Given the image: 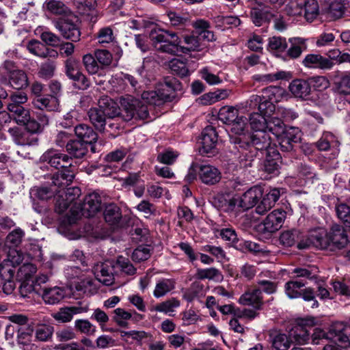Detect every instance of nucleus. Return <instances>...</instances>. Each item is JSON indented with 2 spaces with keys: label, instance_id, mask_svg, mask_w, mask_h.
<instances>
[{
  "label": "nucleus",
  "instance_id": "f257e3e1",
  "mask_svg": "<svg viewBox=\"0 0 350 350\" xmlns=\"http://www.w3.org/2000/svg\"><path fill=\"white\" fill-rule=\"evenodd\" d=\"M348 243V236L344 227L334 224L328 232L320 227L311 229L307 238L299 242L298 247L299 250H304L314 246L318 249L336 252L345 248Z\"/></svg>",
  "mask_w": 350,
  "mask_h": 350
},
{
  "label": "nucleus",
  "instance_id": "f03ea898",
  "mask_svg": "<svg viewBox=\"0 0 350 350\" xmlns=\"http://www.w3.org/2000/svg\"><path fill=\"white\" fill-rule=\"evenodd\" d=\"M150 38L157 51L171 55L178 53H187L190 51L200 50L199 40L194 36L185 37V45L180 44L181 41L176 33L163 29H159L158 31H152Z\"/></svg>",
  "mask_w": 350,
  "mask_h": 350
},
{
  "label": "nucleus",
  "instance_id": "7ed1b4c3",
  "mask_svg": "<svg viewBox=\"0 0 350 350\" xmlns=\"http://www.w3.org/2000/svg\"><path fill=\"white\" fill-rule=\"evenodd\" d=\"M311 339L315 345L320 344L323 340H334L338 345L347 349L350 347V325L342 322H336L331 325L327 332L320 328H313Z\"/></svg>",
  "mask_w": 350,
  "mask_h": 350
},
{
  "label": "nucleus",
  "instance_id": "20e7f679",
  "mask_svg": "<svg viewBox=\"0 0 350 350\" xmlns=\"http://www.w3.org/2000/svg\"><path fill=\"white\" fill-rule=\"evenodd\" d=\"M102 208L101 197L97 193L87 195L83 202L72 206L67 213L69 224H75L81 215L85 217H94Z\"/></svg>",
  "mask_w": 350,
  "mask_h": 350
},
{
  "label": "nucleus",
  "instance_id": "39448f33",
  "mask_svg": "<svg viewBox=\"0 0 350 350\" xmlns=\"http://www.w3.org/2000/svg\"><path fill=\"white\" fill-rule=\"evenodd\" d=\"M142 100L137 99L131 96L120 98V103L122 111L125 113L122 115V120L128 122L133 118L144 120L149 116L147 105L148 104L142 98Z\"/></svg>",
  "mask_w": 350,
  "mask_h": 350
},
{
  "label": "nucleus",
  "instance_id": "423d86ee",
  "mask_svg": "<svg viewBox=\"0 0 350 350\" xmlns=\"http://www.w3.org/2000/svg\"><path fill=\"white\" fill-rule=\"evenodd\" d=\"M286 217V213L283 210H274L270 213L262 222L256 226L258 232L268 236L280 230Z\"/></svg>",
  "mask_w": 350,
  "mask_h": 350
},
{
  "label": "nucleus",
  "instance_id": "0eeeda50",
  "mask_svg": "<svg viewBox=\"0 0 350 350\" xmlns=\"http://www.w3.org/2000/svg\"><path fill=\"white\" fill-rule=\"evenodd\" d=\"M306 282L304 280L293 279L284 285V291L289 299L303 298L306 301L314 300L315 295L312 288H305Z\"/></svg>",
  "mask_w": 350,
  "mask_h": 350
},
{
  "label": "nucleus",
  "instance_id": "6e6552de",
  "mask_svg": "<svg viewBox=\"0 0 350 350\" xmlns=\"http://www.w3.org/2000/svg\"><path fill=\"white\" fill-rule=\"evenodd\" d=\"M239 139H245L248 142L250 147L256 149V152L267 151V149L276 147L271 144V139L267 131H256L247 135L239 137Z\"/></svg>",
  "mask_w": 350,
  "mask_h": 350
},
{
  "label": "nucleus",
  "instance_id": "1a4fd4ad",
  "mask_svg": "<svg viewBox=\"0 0 350 350\" xmlns=\"http://www.w3.org/2000/svg\"><path fill=\"white\" fill-rule=\"evenodd\" d=\"M54 25L66 40L77 42L80 40L81 31L78 25L69 18H61L54 21Z\"/></svg>",
  "mask_w": 350,
  "mask_h": 350
},
{
  "label": "nucleus",
  "instance_id": "9d476101",
  "mask_svg": "<svg viewBox=\"0 0 350 350\" xmlns=\"http://www.w3.org/2000/svg\"><path fill=\"white\" fill-rule=\"evenodd\" d=\"M314 325V319H301L291 329L289 336L299 344H304L310 338V332Z\"/></svg>",
  "mask_w": 350,
  "mask_h": 350
},
{
  "label": "nucleus",
  "instance_id": "9b49d317",
  "mask_svg": "<svg viewBox=\"0 0 350 350\" xmlns=\"http://www.w3.org/2000/svg\"><path fill=\"white\" fill-rule=\"evenodd\" d=\"M115 262L105 261L97 264L94 267V273L97 280L105 286L114 283Z\"/></svg>",
  "mask_w": 350,
  "mask_h": 350
},
{
  "label": "nucleus",
  "instance_id": "f8f14e48",
  "mask_svg": "<svg viewBox=\"0 0 350 350\" xmlns=\"http://www.w3.org/2000/svg\"><path fill=\"white\" fill-rule=\"evenodd\" d=\"M234 143L238 145V150L240 153L239 157L240 166L243 168L252 167L258 152L256 151L255 148L250 147L248 142L245 139L237 138Z\"/></svg>",
  "mask_w": 350,
  "mask_h": 350
},
{
  "label": "nucleus",
  "instance_id": "ddd939ff",
  "mask_svg": "<svg viewBox=\"0 0 350 350\" xmlns=\"http://www.w3.org/2000/svg\"><path fill=\"white\" fill-rule=\"evenodd\" d=\"M70 158L68 155L61 153L59 150L51 148L45 151L40 158V161L46 163L51 167L58 169L59 167H70Z\"/></svg>",
  "mask_w": 350,
  "mask_h": 350
},
{
  "label": "nucleus",
  "instance_id": "4468645a",
  "mask_svg": "<svg viewBox=\"0 0 350 350\" xmlns=\"http://www.w3.org/2000/svg\"><path fill=\"white\" fill-rule=\"evenodd\" d=\"M174 97V92L169 90H163V88H159L157 91H145L142 94V98L149 105L157 106L171 101Z\"/></svg>",
  "mask_w": 350,
  "mask_h": 350
},
{
  "label": "nucleus",
  "instance_id": "2eb2a0df",
  "mask_svg": "<svg viewBox=\"0 0 350 350\" xmlns=\"http://www.w3.org/2000/svg\"><path fill=\"white\" fill-rule=\"evenodd\" d=\"M98 107L108 119L122 118V115L125 114L122 107H119L117 103L107 96L100 98Z\"/></svg>",
  "mask_w": 350,
  "mask_h": 350
},
{
  "label": "nucleus",
  "instance_id": "dca6fc26",
  "mask_svg": "<svg viewBox=\"0 0 350 350\" xmlns=\"http://www.w3.org/2000/svg\"><path fill=\"white\" fill-rule=\"evenodd\" d=\"M200 180L206 185H214L221 179V172L211 165H196Z\"/></svg>",
  "mask_w": 350,
  "mask_h": 350
},
{
  "label": "nucleus",
  "instance_id": "f3484780",
  "mask_svg": "<svg viewBox=\"0 0 350 350\" xmlns=\"http://www.w3.org/2000/svg\"><path fill=\"white\" fill-rule=\"evenodd\" d=\"M301 64L307 68L321 70H329L334 65L329 59L317 53L306 55L303 59Z\"/></svg>",
  "mask_w": 350,
  "mask_h": 350
},
{
  "label": "nucleus",
  "instance_id": "a211bd4d",
  "mask_svg": "<svg viewBox=\"0 0 350 350\" xmlns=\"http://www.w3.org/2000/svg\"><path fill=\"white\" fill-rule=\"evenodd\" d=\"M217 143V133L212 126H207L202 133L200 152L202 154L213 152Z\"/></svg>",
  "mask_w": 350,
  "mask_h": 350
},
{
  "label": "nucleus",
  "instance_id": "6ab92c4d",
  "mask_svg": "<svg viewBox=\"0 0 350 350\" xmlns=\"http://www.w3.org/2000/svg\"><path fill=\"white\" fill-rule=\"evenodd\" d=\"M239 303L244 306H252L255 310H261L263 305L261 290L259 288L247 290L239 297Z\"/></svg>",
  "mask_w": 350,
  "mask_h": 350
},
{
  "label": "nucleus",
  "instance_id": "aec40b11",
  "mask_svg": "<svg viewBox=\"0 0 350 350\" xmlns=\"http://www.w3.org/2000/svg\"><path fill=\"white\" fill-rule=\"evenodd\" d=\"M262 92L265 96L267 97L269 100H265L259 105V111L267 109L271 112L275 109L273 103L279 100L280 96L283 94V90L280 87L269 86L265 88Z\"/></svg>",
  "mask_w": 350,
  "mask_h": 350
},
{
  "label": "nucleus",
  "instance_id": "412c9836",
  "mask_svg": "<svg viewBox=\"0 0 350 350\" xmlns=\"http://www.w3.org/2000/svg\"><path fill=\"white\" fill-rule=\"evenodd\" d=\"M48 124V117L40 113L36 114V117L34 115H30L29 120H27V122H25L23 125L25 126V129L28 133L38 134L41 133Z\"/></svg>",
  "mask_w": 350,
  "mask_h": 350
},
{
  "label": "nucleus",
  "instance_id": "4be33fe9",
  "mask_svg": "<svg viewBox=\"0 0 350 350\" xmlns=\"http://www.w3.org/2000/svg\"><path fill=\"white\" fill-rule=\"evenodd\" d=\"M75 134L78 140L85 144H92L98 139V134L93 128L86 124L81 123L75 127Z\"/></svg>",
  "mask_w": 350,
  "mask_h": 350
},
{
  "label": "nucleus",
  "instance_id": "5701e85b",
  "mask_svg": "<svg viewBox=\"0 0 350 350\" xmlns=\"http://www.w3.org/2000/svg\"><path fill=\"white\" fill-rule=\"evenodd\" d=\"M103 216L105 221L109 226L114 228L120 226V222L122 218L120 208L113 203L108 204L105 206Z\"/></svg>",
  "mask_w": 350,
  "mask_h": 350
},
{
  "label": "nucleus",
  "instance_id": "b1692460",
  "mask_svg": "<svg viewBox=\"0 0 350 350\" xmlns=\"http://www.w3.org/2000/svg\"><path fill=\"white\" fill-rule=\"evenodd\" d=\"M280 196V191L278 189H273L263 197L260 202L256 208V213L263 215L269 211L279 200Z\"/></svg>",
  "mask_w": 350,
  "mask_h": 350
},
{
  "label": "nucleus",
  "instance_id": "393cba45",
  "mask_svg": "<svg viewBox=\"0 0 350 350\" xmlns=\"http://www.w3.org/2000/svg\"><path fill=\"white\" fill-rule=\"evenodd\" d=\"M262 196V191L258 187H253L245 191L239 199V206L249 209L255 206Z\"/></svg>",
  "mask_w": 350,
  "mask_h": 350
},
{
  "label": "nucleus",
  "instance_id": "a878e982",
  "mask_svg": "<svg viewBox=\"0 0 350 350\" xmlns=\"http://www.w3.org/2000/svg\"><path fill=\"white\" fill-rule=\"evenodd\" d=\"M288 88L295 97L301 99H306L311 92V85L309 80L294 79L290 83Z\"/></svg>",
  "mask_w": 350,
  "mask_h": 350
},
{
  "label": "nucleus",
  "instance_id": "bb28decb",
  "mask_svg": "<svg viewBox=\"0 0 350 350\" xmlns=\"http://www.w3.org/2000/svg\"><path fill=\"white\" fill-rule=\"evenodd\" d=\"M290 47L286 50V55L292 59L299 58L302 52L307 50V39L293 37L288 39Z\"/></svg>",
  "mask_w": 350,
  "mask_h": 350
},
{
  "label": "nucleus",
  "instance_id": "cd10ccee",
  "mask_svg": "<svg viewBox=\"0 0 350 350\" xmlns=\"http://www.w3.org/2000/svg\"><path fill=\"white\" fill-rule=\"evenodd\" d=\"M27 47L31 53L40 57H56L58 55L55 50L47 48L45 44L38 40H30Z\"/></svg>",
  "mask_w": 350,
  "mask_h": 350
},
{
  "label": "nucleus",
  "instance_id": "c85d7f7f",
  "mask_svg": "<svg viewBox=\"0 0 350 350\" xmlns=\"http://www.w3.org/2000/svg\"><path fill=\"white\" fill-rule=\"evenodd\" d=\"M156 62L152 58H145L142 64L136 69L135 73L141 83L150 81L154 77Z\"/></svg>",
  "mask_w": 350,
  "mask_h": 350
},
{
  "label": "nucleus",
  "instance_id": "c756f323",
  "mask_svg": "<svg viewBox=\"0 0 350 350\" xmlns=\"http://www.w3.org/2000/svg\"><path fill=\"white\" fill-rule=\"evenodd\" d=\"M281 156L276 147L267 149L264 161V170L269 174H273L278 170L279 161Z\"/></svg>",
  "mask_w": 350,
  "mask_h": 350
},
{
  "label": "nucleus",
  "instance_id": "7c9ffc66",
  "mask_svg": "<svg viewBox=\"0 0 350 350\" xmlns=\"http://www.w3.org/2000/svg\"><path fill=\"white\" fill-rule=\"evenodd\" d=\"M88 115L90 122L95 129L100 132H103L108 118L99 107H92L90 109Z\"/></svg>",
  "mask_w": 350,
  "mask_h": 350
},
{
  "label": "nucleus",
  "instance_id": "2f4dec72",
  "mask_svg": "<svg viewBox=\"0 0 350 350\" xmlns=\"http://www.w3.org/2000/svg\"><path fill=\"white\" fill-rule=\"evenodd\" d=\"M64 297L65 291L60 287L54 286L43 289L42 299L48 304L53 305L58 304Z\"/></svg>",
  "mask_w": 350,
  "mask_h": 350
},
{
  "label": "nucleus",
  "instance_id": "473e14b6",
  "mask_svg": "<svg viewBox=\"0 0 350 350\" xmlns=\"http://www.w3.org/2000/svg\"><path fill=\"white\" fill-rule=\"evenodd\" d=\"M306 238L307 236L306 237H302L299 230L293 229L282 232L280 236V241L283 245L286 247H291L295 243H297V247H298L299 242L301 240L306 239ZM297 248L299 249V247Z\"/></svg>",
  "mask_w": 350,
  "mask_h": 350
},
{
  "label": "nucleus",
  "instance_id": "72a5a7b5",
  "mask_svg": "<svg viewBox=\"0 0 350 350\" xmlns=\"http://www.w3.org/2000/svg\"><path fill=\"white\" fill-rule=\"evenodd\" d=\"M66 151L71 156L77 159L83 157L88 152V146L84 142L78 139H72L67 144Z\"/></svg>",
  "mask_w": 350,
  "mask_h": 350
},
{
  "label": "nucleus",
  "instance_id": "f704fd0d",
  "mask_svg": "<svg viewBox=\"0 0 350 350\" xmlns=\"http://www.w3.org/2000/svg\"><path fill=\"white\" fill-rule=\"evenodd\" d=\"M250 15L253 23L258 27L261 26L264 23L269 22L273 17V13L259 8H252Z\"/></svg>",
  "mask_w": 350,
  "mask_h": 350
},
{
  "label": "nucleus",
  "instance_id": "c9c22d12",
  "mask_svg": "<svg viewBox=\"0 0 350 350\" xmlns=\"http://www.w3.org/2000/svg\"><path fill=\"white\" fill-rule=\"evenodd\" d=\"M8 109L12 113L13 119L19 125H23L25 122H27V120H29L30 112L23 106L8 104Z\"/></svg>",
  "mask_w": 350,
  "mask_h": 350
},
{
  "label": "nucleus",
  "instance_id": "e433bc0d",
  "mask_svg": "<svg viewBox=\"0 0 350 350\" xmlns=\"http://www.w3.org/2000/svg\"><path fill=\"white\" fill-rule=\"evenodd\" d=\"M43 8L55 15H67L70 13L69 8L60 0H46Z\"/></svg>",
  "mask_w": 350,
  "mask_h": 350
},
{
  "label": "nucleus",
  "instance_id": "4c0bfd02",
  "mask_svg": "<svg viewBox=\"0 0 350 350\" xmlns=\"http://www.w3.org/2000/svg\"><path fill=\"white\" fill-rule=\"evenodd\" d=\"M259 113H253L250 115L249 121L252 130L254 131H266V123L267 119L265 118V116L269 115L270 111L267 109H265L262 111H260Z\"/></svg>",
  "mask_w": 350,
  "mask_h": 350
},
{
  "label": "nucleus",
  "instance_id": "58836bf2",
  "mask_svg": "<svg viewBox=\"0 0 350 350\" xmlns=\"http://www.w3.org/2000/svg\"><path fill=\"white\" fill-rule=\"evenodd\" d=\"M83 312V309L79 307H65L59 309L58 312L53 314V318L60 323L70 322L74 314Z\"/></svg>",
  "mask_w": 350,
  "mask_h": 350
},
{
  "label": "nucleus",
  "instance_id": "ea45409f",
  "mask_svg": "<svg viewBox=\"0 0 350 350\" xmlns=\"http://www.w3.org/2000/svg\"><path fill=\"white\" fill-rule=\"evenodd\" d=\"M272 347L275 350H287L290 347L291 341L285 334L273 331L269 334Z\"/></svg>",
  "mask_w": 350,
  "mask_h": 350
},
{
  "label": "nucleus",
  "instance_id": "a19ab883",
  "mask_svg": "<svg viewBox=\"0 0 350 350\" xmlns=\"http://www.w3.org/2000/svg\"><path fill=\"white\" fill-rule=\"evenodd\" d=\"M9 83L16 90H21L28 85V79L26 73L21 70H14L10 76Z\"/></svg>",
  "mask_w": 350,
  "mask_h": 350
},
{
  "label": "nucleus",
  "instance_id": "79ce46f5",
  "mask_svg": "<svg viewBox=\"0 0 350 350\" xmlns=\"http://www.w3.org/2000/svg\"><path fill=\"white\" fill-rule=\"evenodd\" d=\"M318 268L314 266H309L307 267H297L295 268L292 273L295 274V278H300L301 280H314L318 278Z\"/></svg>",
  "mask_w": 350,
  "mask_h": 350
},
{
  "label": "nucleus",
  "instance_id": "37998d69",
  "mask_svg": "<svg viewBox=\"0 0 350 350\" xmlns=\"http://www.w3.org/2000/svg\"><path fill=\"white\" fill-rule=\"evenodd\" d=\"M238 117V110L233 107L224 106L218 113V119L227 124H231Z\"/></svg>",
  "mask_w": 350,
  "mask_h": 350
},
{
  "label": "nucleus",
  "instance_id": "c03bdc74",
  "mask_svg": "<svg viewBox=\"0 0 350 350\" xmlns=\"http://www.w3.org/2000/svg\"><path fill=\"white\" fill-rule=\"evenodd\" d=\"M175 287V282L171 279H163L159 280L155 286L153 295L155 297L159 298L165 295Z\"/></svg>",
  "mask_w": 350,
  "mask_h": 350
},
{
  "label": "nucleus",
  "instance_id": "a18cd8bd",
  "mask_svg": "<svg viewBox=\"0 0 350 350\" xmlns=\"http://www.w3.org/2000/svg\"><path fill=\"white\" fill-rule=\"evenodd\" d=\"M169 67L174 75L181 78L190 75L189 70L186 62L179 59H173L169 63Z\"/></svg>",
  "mask_w": 350,
  "mask_h": 350
},
{
  "label": "nucleus",
  "instance_id": "49530a36",
  "mask_svg": "<svg viewBox=\"0 0 350 350\" xmlns=\"http://www.w3.org/2000/svg\"><path fill=\"white\" fill-rule=\"evenodd\" d=\"M266 129L271 132L276 137H279L285 130V124L282 120L276 116L270 117L267 120Z\"/></svg>",
  "mask_w": 350,
  "mask_h": 350
},
{
  "label": "nucleus",
  "instance_id": "de8ad7c7",
  "mask_svg": "<svg viewBox=\"0 0 350 350\" xmlns=\"http://www.w3.org/2000/svg\"><path fill=\"white\" fill-rule=\"evenodd\" d=\"M288 75L289 73L285 71H279L275 73L256 75L254 76V79L256 81L268 83L278 80L285 79Z\"/></svg>",
  "mask_w": 350,
  "mask_h": 350
},
{
  "label": "nucleus",
  "instance_id": "09e8293b",
  "mask_svg": "<svg viewBox=\"0 0 350 350\" xmlns=\"http://www.w3.org/2000/svg\"><path fill=\"white\" fill-rule=\"evenodd\" d=\"M15 272V267L12 261L9 258H4L2 261L0 260V278L1 280L12 279Z\"/></svg>",
  "mask_w": 350,
  "mask_h": 350
},
{
  "label": "nucleus",
  "instance_id": "8fccbe9b",
  "mask_svg": "<svg viewBox=\"0 0 350 350\" xmlns=\"http://www.w3.org/2000/svg\"><path fill=\"white\" fill-rule=\"evenodd\" d=\"M179 306L180 301L177 299L172 297L156 305L151 309V310L169 313L174 312V309L178 308Z\"/></svg>",
  "mask_w": 350,
  "mask_h": 350
},
{
  "label": "nucleus",
  "instance_id": "3c124183",
  "mask_svg": "<svg viewBox=\"0 0 350 350\" xmlns=\"http://www.w3.org/2000/svg\"><path fill=\"white\" fill-rule=\"evenodd\" d=\"M94 54L101 69L108 67L111 64L113 55L109 51L105 49H97L95 50Z\"/></svg>",
  "mask_w": 350,
  "mask_h": 350
},
{
  "label": "nucleus",
  "instance_id": "603ef678",
  "mask_svg": "<svg viewBox=\"0 0 350 350\" xmlns=\"http://www.w3.org/2000/svg\"><path fill=\"white\" fill-rule=\"evenodd\" d=\"M305 18L307 21L312 22L319 14V4L317 0H306Z\"/></svg>",
  "mask_w": 350,
  "mask_h": 350
},
{
  "label": "nucleus",
  "instance_id": "864d4df0",
  "mask_svg": "<svg viewBox=\"0 0 350 350\" xmlns=\"http://www.w3.org/2000/svg\"><path fill=\"white\" fill-rule=\"evenodd\" d=\"M120 336L122 340L125 342H129V338H131L132 340L136 341L138 344L141 345L142 340L146 339L148 337V334L147 332L144 331H137V330H131V331H123L120 330Z\"/></svg>",
  "mask_w": 350,
  "mask_h": 350
},
{
  "label": "nucleus",
  "instance_id": "5fc2aeb1",
  "mask_svg": "<svg viewBox=\"0 0 350 350\" xmlns=\"http://www.w3.org/2000/svg\"><path fill=\"white\" fill-rule=\"evenodd\" d=\"M83 64L86 71L90 75L97 73L100 68V66L96 60L94 55L86 54L83 57Z\"/></svg>",
  "mask_w": 350,
  "mask_h": 350
},
{
  "label": "nucleus",
  "instance_id": "6e6d98bb",
  "mask_svg": "<svg viewBox=\"0 0 350 350\" xmlns=\"http://www.w3.org/2000/svg\"><path fill=\"white\" fill-rule=\"evenodd\" d=\"M57 98L53 96H46L44 97H40L36 99L35 105L40 109H46L48 111H53L57 107Z\"/></svg>",
  "mask_w": 350,
  "mask_h": 350
},
{
  "label": "nucleus",
  "instance_id": "4d7b16f0",
  "mask_svg": "<svg viewBox=\"0 0 350 350\" xmlns=\"http://www.w3.org/2000/svg\"><path fill=\"white\" fill-rule=\"evenodd\" d=\"M288 43L284 37L273 36L269 38L268 48L271 51L284 52L287 49Z\"/></svg>",
  "mask_w": 350,
  "mask_h": 350
},
{
  "label": "nucleus",
  "instance_id": "13d9d810",
  "mask_svg": "<svg viewBox=\"0 0 350 350\" xmlns=\"http://www.w3.org/2000/svg\"><path fill=\"white\" fill-rule=\"evenodd\" d=\"M118 268L123 273L133 275L136 273V269L133 267L132 263L128 258L122 256H118L115 262V269Z\"/></svg>",
  "mask_w": 350,
  "mask_h": 350
},
{
  "label": "nucleus",
  "instance_id": "bf43d9fd",
  "mask_svg": "<svg viewBox=\"0 0 350 350\" xmlns=\"http://www.w3.org/2000/svg\"><path fill=\"white\" fill-rule=\"evenodd\" d=\"M113 321L120 327H127V321L132 317L131 312L126 311L124 309L118 308L113 311Z\"/></svg>",
  "mask_w": 350,
  "mask_h": 350
},
{
  "label": "nucleus",
  "instance_id": "052dcab7",
  "mask_svg": "<svg viewBox=\"0 0 350 350\" xmlns=\"http://www.w3.org/2000/svg\"><path fill=\"white\" fill-rule=\"evenodd\" d=\"M53 327L49 325H38L36 328V338L40 341H47L53 333Z\"/></svg>",
  "mask_w": 350,
  "mask_h": 350
},
{
  "label": "nucleus",
  "instance_id": "680f3d73",
  "mask_svg": "<svg viewBox=\"0 0 350 350\" xmlns=\"http://www.w3.org/2000/svg\"><path fill=\"white\" fill-rule=\"evenodd\" d=\"M96 38L100 44H109L115 40L113 31L111 27H104L100 28L97 34Z\"/></svg>",
  "mask_w": 350,
  "mask_h": 350
},
{
  "label": "nucleus",
  "instance_id": "e2e57ef3",
  "mask_svg": "<svg viewBox=\"0 0 350 350\" xmlns=\"http://www.w3.org/2000/svg\"><path fill=\"white\" fill-rule=\"evenodd\" d=\"M75 327L80 332L87 335H94L96 332V326L86 319L76 320Z\"/></svg>",
  "mask_w": 350,
  "mask_h": 350
},
{
  "label": "nucleus",
  "instance_id": "0e129e2a",
  "mask_svg": "<svg viewBox=\"0 0 350 350\" xmlns=\"http://www.w3.org/2000/svg\"><path fill=\"white\" fill-rule=\"evenodd\" d=\"M196 275L200 280H217L222 276L220 271L215 267L199 269L197 270Z\"/></svg>",
  "mask_w": 350,
  "mask_h": 350
},
{
  "label": "nucleus",
  "instance_id": "69168bd1",
  "mask_svg": "<svg viewBox=\"0 0 350 350\" xmlns=\"http://www.w3.org/2000/svg\"><path fill=\"white\" fill-rule=\"evenodd\" d=\"M73 81V85L78 90H85L90 88V81L81 71L70 78Z\"/></svg>",
  "mask_w": 350,
  "mask_h": 350
},
{
  "label": "nucleus",
  "instance_id": "338daca9",
  "mask_svg": "<svg viewBox=\"0 0 350 350\" xmlns=\"http://www.w3.org/2000/svg\"><path fill=\"white\" fill-rule=\"evenodd\" d=\"M55 68V62L47 60L40 65L38 74L42 78L49 79L54 75Z\"/></svg>",
  "mask_w": 350,
  "mask_h": 350
},
{
  "label": "nucleus",
  "instance_id": "774afa93",
  "mask_svg": "<svg viewBox=\"0 0 350 350\" xmlns=\"http://www.w3.org/2000/svg\"><path fill=\"white\" fill-rule=\"evenodd\" d=\"M338 218L347 227H350V207L346 204H340L336 206Z\"/></svg>",
  "mask_w": 350,
  "mask_h": 350
}]
</instances>
